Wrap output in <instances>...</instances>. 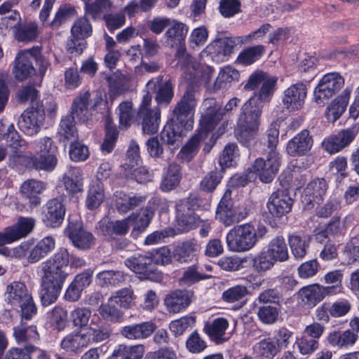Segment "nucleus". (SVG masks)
<instances>
[{"mask_svg": "<svg viewBox=\"0 0 359 359\" xmlns=\"http://www.w3.org/2000/svg\"><path fill=\"white\" fill-rule=\"evenodd\" d=\"M69 263L72 268H81L86 264L83 258L70 255L65 248H59L42 263L40 297L43 306H49L58 298L69 275L66 269Z\"/></svg>", "mask_w": 359, "mask_h": 359, "instance_id": "nucleus-1", "label": "nucleus"}, {"mask_svg": "<svg viewBox=\"0 0 359 359\" xmlns=\"http://www.w3.org/2000/svg\"><path fill=\"white\" fill-rule=\"evenodd\" d=\"M196 90L189 84L180 99L175 104L171 116L161 133V138L166 144L175 149L180 147L184 130H190L197 106Z\"/></svg>", "mask_w": 359, "mask_h": 359, "instance_id": "nucleus-2", "label": "nucleus"}, {"mask_svg": "<svg viewBox=\"0 0 359 359\" xmlns=\"http://www.w3.org/2000/svg\"><path fill=\"white\" fill-rule=\"evenodd\" d=\"M262 108L263 104L257 103V100L255 97H251L241 107L236 135L237 139L247 147L259 130Z\"/></svg>", "mask_w": 359, "mask_h": 359, "instance_id": "nucleus-3", "label": "nucleus"}, {"mask_svg": "<svg viewBox=\"0 0 359 359\" xmlns=\"http://www.w3.org/2000/svg\"><path fill=\"white\" fill-rule=\"evenodd\" d=\"M266 233L265 227L259 228L257 231L252 224L247 223L231 229L226 234V241L230 251L245 252L252 249L258 238H262Z\"/></svg>", "mask_w": 359, "mask_h": 359, "instance_id": "nucleus-4", "label": "nucleus"}, {"mask_svg": "<svg viewBox=\"0 0 359 359\" xmlns=\"http://www.w3.org/2000/svg\"><path fill=\"white\" fill-rule=\"evenodd\" d=\"M5 296L8 304L13 309H20L22 319L30 320L33 316L36 314V306L24 283L14 281L8 285Z\"/></svg>", "mask_w": 359, "mask_h": 359, "instance_id": "nucleus-5", "label": "nucleus"}, {"mask_svg": "<svg viewBox=\"0 0 359 359\" xmlns=\"http://www.w3.org/2000/svg\"><path fill=\"white\" fill-rule=\"evenodd\" d=\"M344 85V79L338 72L324 75L314 90L315 102L319 105L325 104Z\"/></svg>", "mask_w": 359, "mask_h": 359, "instance_id": "nucleus-6", "label": "nucleus"}, {"mask_svg": "<svg viewBox=\"0 0 359 359\" xmlns=\"http://www.w3.org/2000/svg\"><path fill=\"white\" fill-rule=\"evenodd\" d=\"M40 48L33 47L20 52L15 60L13 73L18 81H23L35 74L36 70L33 62L38 61Z\"/></svg>", "mask_w": 359, "mask_h": 359, "instance_id": "nucleus-7", "label": "nucleus"}, {"mask_svg": "<svg viewBox=\"0 0 359 359\" xmlns=\"http://www.w3.org/2000/svg\"><path fill=\"white\" fill-rule=\"evenodd\" d=\"M36 219L31 217H19L13 225L0 233V243H13L27 237L34 230Z\"/></svg>", "mask_w": 359, "mask_h": 359, "instance_id": "nucleus-8", "label": "nucleus"}, {"mask_svg": "<svg viewBox=\"0 0 359 359\" xmlns=\"http://www.w3.org/2000/svg\"><path fill=\"white\" fill-rule=\"evenodd\" d=\"M206 107L200 119V130L198 133H203V138L206 139L208 133L214 130L216 126L223 118V108L216 102L214 99H208L204 102Z\"/></svg>", "mask_w": 359, "mask_h": 359, "instance_id": "nucleus-9", "label": "nucleus"}, {"mask_svg": "<svg viewBox=\"0 0 359 359\" xmlns=\"http://www.w3.org/2000/svg\"><path fill=\"white\" fill-rule=\"evenodd\" d=\"M280 166L278 152L268 154L266 158H257L252 167V171L257 173L259 180L265 183L271 182L276 175Z\"/></svg>", "mask_w": 359, "mask_h": 359, "instance_id": "nucleus-10", "label": "nucleus"}, {"mask_svg": "<svg viewBox=\"0 0 359 359\" xmlns=\"http://www.w3.org/2000/svg\"><path fill=\"white\" fill-rule=\"evenodd\" d=\"M327 188L328 184L324 178H317L310 182L302 196L304 209L310 210L314 208L316 204L320 203Z\"/></svg>", "mask_w": 359, "mask_h": 359, "instance_id": "nucleus-11", "label": "nucleus"}, {"mask_svg": "<svg viewBox=\"0 0 359 359\" xmlns=\"http://www.w3.org/2000/svg\"><path fill=\"white\" fill-rule=\"evenodd\" d=\"M44 120L45 110L38 107L23 111L18 120V127L25 133L33 135L39 133Z\"/></svg>", "mask_w": 359, "mask_h": 359, "instance_id": "nucleus-12", "label": "nucleus"}, {"mask_svg": "<svg viewBox=\"0 0 359 359\" xmlns=\"http://www.w3.org/2000/svg\"><path fill=\"white\" fill-rule=\"evenodd\" d=\"M65 234L72 241L74 247L85 250L90 248L95 243L93 235L83 229L79 222H69L65 229Z\"/></svg>", "mask_w": 359, "mask_h": 359, "instance_id": "nucleus-13", "label": "nucleus"}, {"mask_svg": "<svg viewBox=\"0 0 359 359\" xmlns=\"http://www.w3.org/2000/svg\"><path fill=\"white\" fill-rule=\"evenodd\" d=\"M229 190L225 191L219 203L216 211V218L226 226L232 225L243 219L245 215H238L233 206Z\"/></svg>", "mask_w": 359, "mask_h": 359, "instance_id": "nucleus-14", "label": "nucleus"}, {"mask_svg": "<svg viewBox=\"0 0 359 359\" xmlns=\"http://www.w3.org/2000/svg\"><path fill=\"white\" fill-rule=\"evenodd\" d=\"M293 205V199L285 190H278L270 196L267 203V208L270 214L277 218L289 213Z\"/></svg>", "mask_w": 359, "mask_h": 359, "instance_id": "nucleus-15", "label": "nucleus"}, {"mask_svg": "<svg viewBox=\"0 0 359 359\" xmlns=\"http://www.w3.org/2000/svg\"><path fill=\"white\" fill-rule=\"evenodd\" d=\"M306 85L297 83L292 85L284 91L282 100L284 107L289 111L299 110L302 108L306 97Z\"/></svg>", "mask_w": 359, "mask_h": 359, "instance_id": "nucleus-16", "label": "nucleus"}, {"mask_svg": "<svg viewBox=\"0 0 359 359\" xmlns=\"http://www.w3.org/2000/svg\"><path fill=\"white\" fill-rule=\"evenodd\" d=\"M65 215V208L62 201L54 198L49 200L43 212V222L47 226L55 228L60 226Z\"/></svg>", "mask_w": 359, "mask_h": 359, "instance_id": "nucleus-17", "label": "nucleus"}, {"mask_svg": "<svg viewBox=\"0 0 359 359\" xmlns=\"http://www.w3.org/2000/svg\"><path fill=\"white\" fill-rule=\"evenodd\" d=\"M147 89L156 93L155 100L158 105L168 106L174 97V88L170 80L163 82L162 77L150 80L147 84Z\"/></svg>", "mask_w": 359, "mask_h": 359, "instance_id": "nucleus-18", "label": "nucleus"}, {"mask_svg": "<svg viewBox=\"0 0 359 359\" xmlns=\"http://www.w3.org/2000/svg\"><path fill=\"white\" fill-rule=\"evenodd\" d=\"M194 292L187 290H176L168 294L165 305L170 313H177L187 309L192 302Z\"/></svg>", "mask_w": 359, "mask_h": 359, "instance_id": "nucleus-19", "label": "nucleus"}, {"mask_svg": "<svg viewBox=\"0 0 359 359\" xmlns=\"http://www.w3.org/2000/svg\"><path fill=\"white\" fill-rule=\"evenodd\" d=\"M313 143L310 132L308 130H303L288 142L286 150L291 156H302L311 150Z\"/></svg>", "mask_w": 359, "mask_h": 359, "instance_id": "nucleus-20", "label": "nucleus"}, {"mask_svg": "<svg viewBox=\"0 0 359 359\" xmlns=\"http://www.w3.org/2000/svg\"><path fill=\"white\" fill-rule=\"evenodd\" d=\"M124 263L134 273L143 275L147 278H150V276L156 270L153 264L152 257L149 252L145 255H134L126 259Z\"/></svg>", "mask_w": 359, "mask_h": 359, "instance_id": "nucleus-21", "label": "nucleus"}, {"mask_svg": "<svg viewBox=\"0 0 359 359\" xmlns=\"http://www.w3.org/2000/svg\"><path fill=\"white\" fill-rule=\"evenodd\" d=\"M89 345L87 334L81 331H74L67 334L60 342V348L69 354H78Z\"/></svg>", "mask_w": 359, "mask_h": 359, "instance_id": "nucleus-22", "label": "nucleus"}, {"mask_svg": "<svg viewBox=\"0 0 359 359\" xmlns=\"http://www.w3.org/2000/svg\"><path fill=\"white\" fill-rule=\"evenodd\" d=\"M177 220L178 225L186 231L199 226L203 221L195 213V210L181 200L176 204Z\"/></svg>", "mask_w": 359, "mask_h": 359, "instance_id": "nucleus-23", "label": "nucleus"}, {"mask_svg": "<svg viewBox=\"0 0 359 359\" xmlns=\"http://www.w3.org/2000/svg\"><path fill=\"white\" fill-rule=\"evenodd\" d=\"M156 328V325L151 322L126 325L122 327L120 334L129 340H141L148 338Z\"/></svg>", "mask_w": 359, "mask_h": 359, "instance_id": "nucleus-24", "label": "nucleus"}, {"mask_svg": "<svg viewBox=\"0 0 359 359\" xmlns=\"http://www.w3.org/2000/svg\"><path fill=\"white\" fill-rule=\"evenodd\" d=\"M46 189V184L36 180L25 181L20 189V193L22 198L27 199L32 207L39 205L41 202L39 195Z\"/></svg>", "mask_w": 359, "mask_h": 359, "instance_id": "nucleus-25", "label": "nucleus"}, {"mask_svg": "<svg viewBox=\"0 0 359 359\" xmlns=\"http://www.w3.org/2000/svg\"><path fill=\"white\" fill-rule=\"evenodd\" d=\"M200 244L194 239L179 243L174 249L173 256L180 263H188L193 260L200 250Z\"/></svg>", "mask_w": 359, "mask_h": 359, "instance_id": "nucleus-26", "label": "nucleus"}, {"mask_svg": "<svg viewBox=\"0 0 359 359\" xmlns=\"http://www.w3.org/2000/svg\"><path fill=\"white\" fill-rule=\"evenodd\" d=\"M350 94L351 90L346 88L327 107L325 116L330 122L334 123L345 112Z\"/></svg>", "mask_w": 359, "mask_h": 359, "instance_id": "nucleus-27", "label": "nucleus"}, {"mask_svg": "<svg viewBox=\"0 0 359 359\" xmlns=\"http://www.w3.org/2000/svg\"><path fill=\"white\" fill-rule=\"evenodd\" d=\"M311 236L304 233L294 232L288 235V244L292 255L297 259H303L308 251Z\"/></svg>", "mask_w": 359, "mask_h": 359, "instance_id": "nucleus-28", "label": "nucleus"}, {"mask_svg": "<svg viewBox=\"0 0 359 359\" xmlns=\"http://www.w3.org/2000/svg\"><path fill=\"white\" fill-rule=\"evenodd\" d=\"M236 42L231 38H224L215 40L209 47L210 54L214 60L223 62L233 52Z\"/></svg>", "mask_w": 359, "mask_h": 359, "instance_id": "nucleus-29", "label": "nucleus"}, {"mask_svg": "<svg viewBox=\"0 0 359 359\" xmlns=\"http://www.w3.org/2000/svg\"><path fill=\"white\" fill-rule=\"evenodd\" d=\"M229 327V322L224 318H217L211 323H206L204 331L210 339L217 344L226 341L228 338L224 337L226 330Z\"/></svg>", "mask_w": 359, "mask_h": 359, "instance_id": "nucleus-30", "label": "nucleus"}, {"mask_svg": "<svg viewBox=\"0 0 359 359\" xmlns=\"http://www.w3.org/2000/svg\"><path fill=\"white\" fill-rule=\"evenodd\" d=\"M137 117L142 120V127L144 133L154 134L158 131L161 120L159 109H142L138 111Z\"/></svg>", "mask_w": 359, "mask_h": 359, "instance_id": "nucleus-31", "label": "nucleus"}, {"mask_svg": "<svg viewBox=\"0 0 359 359\" xmlns=\"http://www.w3.org/2000/svg\"><path fill=\"white\" fill-rule=\"evenodd\" d=\"M65 189L71 195L83 191V178L81 170L78 168L71 167L62 179Z\"/></svg>", "mask_w": 359, "mask_h": 359, "instance_id": "nucleus-32", "label": "nucleus"}, {"mask_svg": "<svg viewBox=\"0 0 359 359\" xmlns=\"http://www.w3.org/2000/svg\"><path fill=\"white\" fill-rule=\"evenodd\" d=\"M15 38L20 42H32L36 41L39 34L38 24L35 22H18L15 25Z\"/></svg>", "mask_w": 359, "mask_h": 359, "instance_id": "nucleus-33", "label": "nucleus"}, {"mask_svg": "<svg viewBox=\"0 0 359 359\" xmlns=\"http://www.w3.org/2000/svg\"><path fill=\"white\" fill-rule=\"evenodd\" d=\"M128 278L127 273L118 270H104L97 274L98 283L102 287H120Z\"/></svg>", "mask_w": 359, "mask_h": 359, "instance_id": "nucleus-34", "label": "nucleus"}, {"mask_svg": "<svg viewBox=\"0 0 359 359\" xmlns=\"http://www.w3.org/2000/svg\"><path fill=\"white\" fill-rule=\"evenodd\" d=\"M90 95L88 90L81 93L72 102L70 114L80 121L85 122L88 118V107L91 104Z\"/></svg>", "mask_w": 359, "mask_h": 359, "instance_id": "nucleus-35", "label": "nucleus"}, {"mask_svg": "<svg viewBox=\"0 0 359 359\" xmlns=\"http://www.w3.org/2000/svg\"><path fill=\"white\" fill-rule=\"evenodd\" d=\"M55 247V239L51 236H46L39 241L32 248L28 256L29 263H36L47 256Z\"/></svg>", "mask_w": 359, "mask_h": 359, "instance_id": "nucleus-36", "label": "nucleus"}, {"mask_svg": "<svg viewBox=\"0 0 359 359\" xmlns=\"http://www.w3.org/2000/svg\"><path fill=\"white\" fill-rule=\"evenodd\" d=\"M75 117L72 114H69L62 118L57 131L60 141H75L78 140V130L76 127Z\"/></svg>", "mask_w": 359, "mask_h": 359, "instance_id": "nucleus-37", "label": "nucleus"}, {"mask_svg": "<svg viewBox=\"0 0 359 359\" xmlns=\"http://www.w3.org/2000/svg\"><path fill=\"white\" fill-rule=\"evenodd\" d=\"M273 339L268 337L256 343L253 346L254 354L261 359H272L280 352Z\"/></svg>", "mask_w": 359, "mask_h": 359, "instance_id": "nucleus-38", "label": "nucleus"}, {"mask_svg": "<svg viewBox=\"0 0 359 359\" xmlns=\"http://www.w3.org/2000/svg\"><path fill=\"white\" fill-rule=\"evenodd\" d=\"M116 207L121 213H126L128 211L143 204L146 198L142 196H128L123 192L116 194Z\"/></svg>", "mask_w": 359, "mask_h": 359, "instance_id": "nucleus-39", "label": "nucleus"}, {"mask_svg": "<svg viewBox=\"0 0 359 359\" xmlns=\"http://www.w3.org/2000/svg\"><path fill=\"white\" fill-rule=\"evenodd\" d=\"M266 251L276 262H283L289 259L288 249L283 236H276L272 238Z\"/></svg>", "mask_w": 359, "mask_h": 359, "instance_id": "nucleus-40", "label": "nucleus"}, {"mask_svg": "<svg viewBox=\"0 0 359 359\" xmlns=\"http://www.w3.org/2000/svg\"><path fill=\"white\" fill-rule=\"evenodd\" d=\"M130 228V219H125L115 221H102L100 223V229L104 235H126Z\"/></svg>", "mask_w": 359, "mask_h": 359, "instance_id": "nucleus-41", "label": "nucleus"}, {"mask_svg": "<svg viewBox=\"0 0 359 359\" xmlns=\"http://www.w3.org/2000/svg\"><path fill=\"white\" fill-rule=\"evenodd\" d=\"M22 321L20 324L14 327L13 335L18 343H29L39 340V334L34 325H29Z\"/></svg>", "mask_w": 359, "mask_h": 359, "instance_id": "nucleus-42", "label": "nucleus"}, {"mask_svg": "<svg viewBox=\"0 0 359 359\" xmlns=\"http://www.w3.org/2000/svg\"><path fill=\"white\" fill-rule=\"evenodd\" d=\"M321 290L320 285L313 284L302 287L299 292V295L305 305L313 307L324 299Z\"/></svg>", "mask_w": 359, "mask_h": 359, "instance_id": "nucleus-43", "label": "nucleus"}, {"mask_svg": "<svg viewBox=\"0 0 359 359\" xmlns=\"http://www.w3.org/2000/svg\"><path fill=\"white\" fill-rule=\"evenodd\" d=\"M86 334L89 338L90 344L107 341L111 336L112 332L110 325L105 323L101 322L98 324L92 323Z\"/></svg>", "mask_w": 359, "mask_h": 359, "instance_id": "nucleus-44", "label": "nucleus"}, {"mask_svg": "<svg viewBox=\"0 0 359 359\" xmlns=\"http://www.w3.org/2000/svg\"><path fill=\"white\" fill-rule=\"evenodd\" d=\"M182 178L181 167L176 163H170L167 172L161 183V189L164 191H170L175 189Z\"/></svg>", "mask_w": 359, "mask_h": 359, "instance_id": "nucleus-45", "label": "nucleus"}, {"mask_svg": "<svg viewBox=\"0 0 359 359\" xmlns=\"http://www.w3.org/2000/svg\"><path fill=\"white\" fill-rule=\"evenodd\" d=\"M204 140L203 133H197L192 136L181 149L178 158L182 161H191L197 154L200 144Z\"/></svg>", "mask_w": 359, "mask_h": 359, "instance_id": "nucleus-46", "label": "nucleus"}, {"mask_svg": "<svg viewBox=\"0 0 359 359\" xmlns=\"http://www.w3.org/2000/svg\"><path fill=\"white\" fill-rule=\"evenodd\" d=\"M104 198V190L101 182H93L89 187L86 205L88 209L95 210L100 207Z\"/></svg>", "mask_w": 359, "mask_h": 359, "instance_id": "nucleus-47", "label": "nucleus"}, {"mask_svg": "<svg viewBox=\"0 0 359 359\" xmlns=\"http://www.w3.org/2000/svg\"><path fill=\"white\" fill-rule=\"evenodd\" d=\"M5 138L8 146L13 149L11 156L13 158L21 157L23 153L21 148L25 146L26 142L21 138L13 123L8 127Z\"/></svg>", "mask_w": 359, "mask_h": 359, "instance_id": "nucleus-48", "label": "nucleus"}, {"mask_svg": "<svg viewBox=\"0 0 359 359\" xmlns=\"http://www.w3.org/2000/svg\"><path fill=\"white\" fill-rule=\"evenodd\" d=\"M114 298L110 297L107 304H102L98 312L102 318L111 323H119L123 319V312L116 306Z\"/></svg>", "mask_w": 359, "mask_h": 359, "instance_id": "nucleus-49", "label": "nucleus"}, {"mask_svg": "<svg viewBox=\"0 0 359 359\" xmlns=\"http://www.w3.org/2000/svg\"><path fill=\"white\" fill-rule=\"evenodd\" d=\"M118 135L116 126L113 123L111 118L107 116L105 120V137L101 145L102 151L111 153L115 147Z\"/></svg>", "mask_w": 359, "mask_h": 359, "instance_id": "nucleus-50", "label": "nucleus"}, {"mask_svg": "<svg viewBox=\"0 0 359 359\" xmlns=\"http://www.w3.org/2000/svg\"><path fill=\"white\" fill-rule=\"evenodd\" d=\"M276 261L271 256L269 252L265 250L259 252L252 259V267L257 273H265L267 271L271 270Z\"/></svg>", "mask_w": 359, "mask_h": 359, "instance_id": "nucleus-51", "label": "nucleus"}, {"mask_svg": "<svg viewBox=\"0 0 359 359\" xmlns=\"http://www.w3.org/2000/svg\"><path fill=\"white\" fill-rule=\"evenodd\" d=\"M277 77L269 76L262 83V86L258 93H255V97L257 100V103L269 102L276 88Z\"/></svg>", "mask_w": 359, "mask_h": 359, "instance_id": "nucleus-52", "label": "nucleus"}, {"mask_svg": "<svg viewBox=\"0 0 359 359\" xmlns=\"http://www.w3.org/2000/svg\"><path fill=\"white\" fill-rule=\"evenodd\" d=\"M264 46L257 45L244 49L238 57V62L244 65H250L258 60L264 52Z\"/></svg>", "mask_w": 359, "mask_h": 359, "instance_id": "nucleus-53", "label": "nucleus"}, {"mask_svg": "<svg viewBox=\"0 0 359 359\" xmlns=\"http://www.w3.org/2000/svg\"><path fill=\"white\" fill-rule=\"evenodd\" d=\"M49 321L54 330H64L67 325V312L61 306H55L49 313Z\"/></svg>", "mask_w": 359, "mask_h": 359, "instance_id": "nucleus-54", "label": "nucleus"}, {"mask_svg": "<svg viewBox=\"0 0 359 359\" xmlns=\"http://www.w3.org/2000/svg\"><path fill=\"white\" fill-rule=\"evenodd\" d=\"M76 13V10L73 6L67 5L61 6L55 13L54 19L51 22H47V25L53 29H57L66 21L74 18Z\"/></svg>", "mask_w": 359, "mask_h": 359, "instance_id": "nucleus-55", "label": "nucleus"}, {"mask_svg": "<svg viewBox=\"0 0 359 359\" xmlns=\"http://www.w3.org/2000/svg\"><path fill=\"white\" fill-rule=\"evenodd\" d=\"M109 6V0H95L93 3L86 1L85 2V16H90L93 20L100 19Z\"/></svg>", "mask_w": 359, "mask_h": 359, "instance_id": "nucleus-56", "label": "nucleus"}, {"mask_svg": "<svg viewBox=\"0 0 359 359\" xmlns=\"http://www.w3.org/2000/svg\"><path fill=\"white\" fill-rule=\"evenodd\" d=\"M93 33V27L89 20L86 16L76 20L71 29V34L73 37L86 39L89 37Z\"/></svg>", "mask_w": 359, "mask_h": 359, "instance_id": "nucleus-57", "label": "nucleus"}, {"mask_svg": "<svg viewBox=\"0 0 359 359\" xmlns=\"http://www.w3.org/2000/svg\"><path fill=\"white\" fill-rule=\"evenodd\" d=\"M239 72L231 67L227 66L221 69L218 76L217 77L214 88L215 90L224 88L227 83H231L234 81H238L239 79Z\"/></svg>", "mask_w": 359, "mask_h": 359, "instance_id": "nucleus-58", "label": "nucleus"}, {"mask_svg": "<svg viewBox=\"0 0 359 359\" xmlns=\"http://www.w3.org/2000/svg\"><path fill=\"white\" fill-rule=\"evenodd\" d=\"M91 310L86 307L75 308L70 313V318L74 327L83 329L88 325L91 316Z\"/></svg>", "mask_w": 359, "mask_h": 359, "instance_id": "nucleus-59", "label": "nucleus"}, {"mask_svg": "<svg viewBox=\"0 0 359 359\" xmlns=\"http://www.w3.org/2000/svg\"><path fill=\"white\" fill-rule=\"evenodd\" d=\"M39 156L32 159L33 165L36 169L52 171L57 163V154H39Z\"/></svg>", "mask_w": 359, "mask_h": 359, "instance_id": "nucleus-60", "label": "nucleus"}, {"mask_svg": "<svg viewBox=\"0 0 359 359\" xmlns=\"http://www.w3.org/2000/svg\"><path fill=\"white\" fill-rule=\"evenodd\" d=\"M222 178V170H212L202 179L200 188L203 191L212 193L220 183Z\"/></svg>", "mask_w": 359, "mask_h": 359, "instance_id": "nucleus-61", "label": "nucleus"}, {"mask_svg": "<svg viewBox=\"0 0 359 359\" xmlns=\"http://www.w3.org/2000/svg\"><path fill=\"white\" fill-rule=\"evenodd\" d=\"M120 128H128L133 118V104L131 102H122L118 108Z\"/></svg>", "mask_w": 359, "mask_h": 359, "instance_id": "nucleus-62", "label": "nucleus"}, {"mask_svg": "<svg viewBox=\"0 0 359 359\" xmlns=\"http://www.w3.org/2000/svg\"><path fill=\"white\" fill-rule=\"evenodd\" d=\"M152 257L153 264L156 265H167L172 262V254L170 249L164 246L149 252Z\"/></svg>", "mask_w": 359, "mask_h": 359, "instance_id": "nucleus-63", "label": "nucleus"}, {"mask_svg": "<svg viewBox=\"0 0 359 359\" xmlns=\"http://www.w3.org/2000/svg\"><path fill=\"white\" fill-rule=\"evenodd\" d=\"M196 322V318L186 316L180 319L173 320L170 324V330L175 336L182 335L189 327H192Z\"/></svg>", "mask_w": 359, "mask_h": 359, "instance_id": "nucleus-64", "label": "nucleus"}]
</instances>
